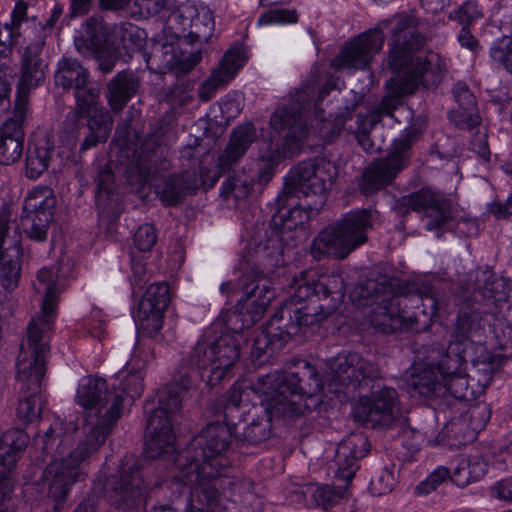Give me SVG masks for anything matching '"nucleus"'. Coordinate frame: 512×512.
<instances>
[{
    "mask_svg": "<svg viewBox=\"0 0 512 512\" xmlns=\"http://www.w3.org/2000/svg\"><path fill=\"white\" fill-rule=\"evenodd\" d=\"M170 303V289L167 283L151 284L134 314L137 330L146 337H154L162 328L164 312Z\"/></svg>",
    "mask_w": 512,
    "mask_h": 512,
    "instance_id": "obj_17",
    "label": "nucleus"
},
{
    "mask_svg": "<svg viewBox=\"0 0 512 512\" xmlns=\"http://www.w3.org/2000/svg\"><path fill=\"white\" fill-rule=\"evenodd\" d=\"M149 492L143 466L134 456H126L119 469L104 487V497L111 507L121 512H136L146 501Z\"/></svg>",
    "mask_w": 512,
    "mask_h": 512,
    "instance_id": "obj_8",
    "label": "nucleus"
},
{
    "mask_svg": "<svg viewBox=\"0 0 512 512\" xmlns=\"http://www.w3.org/2000/svg\"><path fill=\"white\" fill-rule=\"evenodd\" d=\"M89 81V72L72 57L62 58L57 65L55 84L63 89L84 88Z\"/></svg>",
    "mask_w": 512,
    "mask_h": 512,
    "instance_id": "obj_42",
    "label": "nucleus"
},
{
    "mask_svg": "<svg viewBox=\"0 0 512 512\" xmlns=\"http://www.w3.org/2000/svg\"><path fill=\"white\" fill-rule=\"evenodd\" d=\"M295 371L274 372L258 379L259 390L269 399V407L277 415L293 418L306 409L303 397H311L322 388L317 369L307 361H298Z\"/></svg>",
    "mask_w": 512,
    "mask_h": 512,
    "instance_id": "obj_4",
    "label": "nucleus"
},
{
    "mask_svg": "<svg viewBox=\"0 0 512 512\" xmlns=\"http://www.w3.org/2000/svg\"><path fill=\"white\" fill-rule=\"evenodd\" d=\"M400 291L404 293L406 300L416 302L415 308L428 320L437 315L441 303L437 298L438 292L430 283L403 282Z\"/></svg>",
    "mask_w": 512,
    "mask_h": 512,
    "instance_id": "obj_37",
    "label": "nucleus"
},
{
    "mask_svg": "<svg viewBox=\"0 0 512 512\" xmlns=\"http://www.w3.org/2000/svg\"><path fill=\"white\" fill-rule=\"evenodd\" d=\"M9 214L6 211L0 212V279L6 290H13L17 287L21 265L19 262V250L16 244L11 249L5 247L9 233ZM17 240H15V243Z\"/></svg>",
    "mask_w": 512,
    "mask_h": 512,
    "instance_id": "obj_33",
    "label": "nucleus"
},
{
    "mask_svg": "<svg viewBox=\"0 0 512 512\" xmlns=\"http://www.w3.org/2000/svg\"><path fill=\"white\" fill-rule=\"evenodd\" d=\"M495 340L496 347L500 350L512 351V325L503 319H495L488 329Z\"/></svg>",
    "mask_w": 512,
    "mask_h": 512,
    "instance_id": "obj_63",
    "label": "nucleus"
},
{
    "mask_svg": "<svg viewBox=\"0 0 512 512\" xmlns=\"http://www.w3.org/2000/svg\"><path fill=\"white\" fill-rule=\"evenodd\" d=\"M256 138V128L252 123H246L234 128L225 149L218 159L220 173L229 172L244 157Z\"/></svg>",
    "mask_w": 512,
    "mask_h": 512,
    "instance_id": "obj_34",
    "label": "nucleus"
},
{
    "mask_svg": "<svg viewBox=\"0 0 512 512\" xmlns=\"http://www.w3.org/2000/svg\"><path fill=\"white\" fill-rule=\"evenodd\" d=\"M27 110L20 117L14 107L13 117L0 126V164L9 165L20 159L23 153L24 130Z\"/></svg>",
    "mask_w": 512,
    "mask_h": 512,
    "instance_id": "obj_32",
    "label": "nucleus"
},
{
    "mask_svg": "<svg viewBox=\"0 0 512 512\" xmlns=\"http://www.w3.org/2000/svg\"><path fill=\"white\" fill-rule=\"evenodd\" d=\"M172 486L178 492L177 499L169 504L155 505L150 512H183V509L190 502L191 490L185 483L180 481H174Z\"/></svg>",
    "mask_w": 512,
    "mask_h": 512,
    "instance_id": "obj_59",
    "label": "nucleus"
},
{
    "mask_svg": "<svg viewBox=\"0 0 512 512\" xmlns=\"http://www.w3.org/2000/svg\"><path fill=\"white\" fill-rule=\"evenodd\" d=\"M401 171V161L395 157H383L372 162L362 172L358 182L363 195H372L393 182Z\"/></svg>",
    "mask_w": 512,
    "mask_h": 512,
    "instance_id": "obj_30",
    "label": "nucleus"
},
{
    "mask_svg": "<svg viewBox=\"0 0 512 512\" xmlns=\"http://www.w3.org/2000/svg\"><path fill=\"white\" fill-rule=\"evenodd\" d=\"M37 319H31L26 336L20 344L17 357V380L20 388L41 391V381L46 373L45 359L49 352L47 333Z\"/></svg>",
    "mask_w": 512,
    "mask_h": 512,
    "instance_id": "obj_12",
    "label": "nucleus"
},
{
    "mask_svg": "<svg viewBox=\"0 0 512 512\" xmlns=\"http://www.w3.org/2000/svg\"><path fill=\"white\" fill-rule=\"evenodd\" d=\"M441 383L446 391L458 400H471L479 393L473 387H470L468 376L463 371L442 378Z\"/></svg>",
    "mask_w": 512,
    "mask_h": 512,
    "instance_id": "obj_52",
    "label": "nucleus"
},
{
    "mask_svg": "<svg viewBox=\"0 0 512 512\" xmlns=\"http://www.w3.org/2000/svg\"><path fill=\"white\" fill-rule=\"evenodd\" d=\"M198 12L199 6L192 1H186L170 13L166 24L173 39H180L181 34L183 37L186 35Z\"/></svg>",
    "mask_w": 512,
    "mask_h": 512,
    "instance_id": "obj_45",
    "label": "nucleus"
},
{
    "mask_svg": "<svg viewBox=\"0 0 512 512\" xmlns=\"http://www.w3.org/2000/svg\"><path fill=\"white\" fill-rule=\"evenodd\" d=\"M227 492L233 497L234 502H240L244 505L254 506L253 512H259L260 501L253 492V482L248 479L236 480L226 477Z\"/></svg>",
    "mask_w": 512,
    "mask_h": 512,
    "instance_id": "obj_50",
    "label": "nucleus"
},
{
    "mask_svg": "<svg viewBox=\"0 0 512 512\" xmlns=\"http://www.w3.org/2000/svg\"><path fill=\"white\" fill-rule=\"evenodd\" d=\"M214 349L216 359L214 363H217L222 381L240 358V343L235 335L222 333L219 336L214 335Z\"/></svg>",
    "mask_w": 512,
    "mask_h": 512,
    "instance_id": "obj_43",
    "label": "nucleus"
},
{
    "mask_svg": "<svg viewBox=\"0 0 512 512\" xmlns=\"http://www.w3.org/2000/svg\"><path fill=\"white\" fill-rule=\"evenodd\" d=\"M503 362L504 359L501 356L487 353L475 364L476 370L471 381H477L478 392H483L490 385L494 372L501 368Z\"/></svg>",
    "mask_w": 512,
    "mask_h": 512,
    "instance_id": "obj_51",
    "label": "nucleus"
},
{
    "mask_svg": "<svg viewBox=\"0 0 512 512\" xmlns=\"http://www.w3.org/2000/svg\"><path fill=\"white\" fill-rule=\"evenodd\" d=\"M209 174V171H207ZM219 178L217 172L206 175L204 168L200 169L198 176L195 171L185 170L180 174H173L163 181L156 189L160 200L166 206H173L180 203L184 197L200 187H212Z\"/></svg>",
    "mask_w": 512,
    "mask_h": 512,
    "instance_id": "obj_23",
    "label": "nucleus"
},
{
    "mask_svg": "<svg viewBox=\"0 0 512 512\" xmlns=\"http://www.w3.org/2000/svg\"><path fill=\"white\" fill-rule=\"evenodd\" d=\"M441 388V378H438L435 370L429 365H416L407 376V390L413 397H430L437 394Z\"/></svg>",
    "mask_w": 512,
    "mask_h": 512,
    "instance_id": "obj_39",
    "label": "nucleus"
},
{
    "mask_svg": "<svg viewBox=\"0 0 512 512\" xmlns=\"http://www.w3.org/2000/svg\"><path fill=\"white\" fill-rule=\"evenodd\" d=\"M404 293L399 289L392 291V298L387 302L379 301L371 307L366 317L373 327L383 333L410 329L413 319L407 315Z\"/></svg>",
    "mask_w": 512,
    "mask_h": 512,
    "instance_id": "obj_22",
    "label": "nucleus"
},
{
    "mask_svg": "<svg viewBox=\"0 0 512 512\" xmlns=\"http://www.w3.org/2000/svg\"><path fill=\"white\" fill-rule=\"evenodd\" d=\"M322 280H315L314 275L309 271H302L298 276H295L289 285L290 301L284 305H294L298 307L302 304L310 302L311 298H322L327 301L332 294L330 278Z\"/></svg>",
    "mask_w": 512,
    "mask_h": 512,
    "instance_id": "obj_35",
    "label": "nucleus"
},
{
    "mask_svg": "<svg viewBox=\"0 0 512 512\" xmlns=\"http://www.w3.org/2000/svg\"><path fill=\"white\" fill-rule=\"evenodd\" d=\"M160 137V132L147 135L132 152L125 167L126 178L131 186L142 187L171 168L164 155Z\"/></svg>",
    "mask_w": 512,
    "mask_h": 512,
    "instance_id": "obj_13",
    "label": "nucleus"
},
{
    "mask_svg": "<svg viewBox=\"0 0 512 512\" xmlns=\"http://www.w3.org/2000/svg\"><path fill=\"white\" fill-rule=\"evenodd\" d=\"M461 297L464 302L456 317L454 332L459 339L481 341L486 329L491 327L487 313L481 310L482 305L473 302L470 295L462 292Z\"/></svg>",
    "mask_w": 512,
    "mask_h": 512,
    "instance_id": "obj_25",
    "label": "nucleus"
},
{
    "mask_svg": "<svg viewBox=\"0 0 512 512\" xmlns=\"http://www.w3.org/2000/svg\"><path fill=\"white\" fill-rule=\"evenodd\" d=\"M214 17L212 11L204 5L199 6L198 15L193 19L185 41L206 43L214 32Z\"/></svg>",
    "mask_w": 512,
    "mask_h": 512,
    "instance_id": "obj_46",
    "label": "nucleus"
},
{
    "mask_svg": "<svg viewBox=\"0 0 512 512\" xmlns=\"http://www.w3.org/2000/svg\"><path fill=\"white\" fill-rule=\"evenodd\" d=\"M463 293L470 295L477 305L500 307L509 298L510 286L505 278L487 269H476L470 272Z\"/></svg>",
    "mask_w": 512,
    "mask_h": 512,
    "instance_id": "obj_20",
    "label": "nucleus"
},
{
    "mask_svg": "<svg viewBox=\"0 0 512 512\" xmlns=\"http://www.w3.org/2000/svg\"><path fill=\"white\" fill-rule=\"evenodd\" d=\"M82 33L90 38L91 45L96 46L99 50L103 47L107 37V29L102 19L95 16L86 20Z\"/></svg>",
    "mask_w": 512,
    "mask_h": 512,
    "instance_id": "obj_62",
    "label": "nucleus"
},
{
    "mask_svg": "<svg viewBox=\"0 0 512 512\" xmlns=\"http://www.w3.org/2000/svg\"><path fill=\"white\" fill-rule=\"evenodd\" d=\"M246 60L247 55L245 48L239 44H236L224 53L222 60L214 70L219 72L221 76L230 81L243 67Z\"/></svg>",
    "mask_w": 512,
    "mask_h": 512,
    "instance_id": "obj_49",
    "label": "nucleus"
},
{
    "mask_svg": "<svg viewBox=\"0 0 512 512\" xmlns=\"http://www.w3.org/2000/svg\"><path fill=\"white\" fill-rule=\"evenodd\" d=\"M403 282L388 275L367 279L358 283L350 293V298L358 307H372L379 301L387 302L392 298V291L402 290Z\"/></svg>",
    "mask_w": 512,
    "mask_h": 512,
    "instance_id": "obj_26",
    "label": "nucleus"
},
{
    "mask_svg": "<svg viewBox=\"0 0 512 512\" xmlns=\"http://www.w3.org/2000/svg\"><path fill=\"white\" fill-rule=\"evenodd\" d=\"M178 42L179 39H173L171 34L153 38L150 60L154 61L161 70H174L178 53L175 45Z\"/></svg>",
    "mask_w": 512,
    "mask_h": 512,
    "instance_id": "obj_44",
    "label": "nucleus"
},
{
    "mask_svg": "<svg viewBox=\"0 0 512 512\" xmlns=\"http://www.w3.org/2000/svg\"><path fill=\"white\" fill-rule=\"evenodd\" d=\"M444 431L446 436L459 446L474 441L478 435L462 415L452 418L445 425Z\"/></svg>",
    "mask_w": 512,
    "mask_h": 512,
    "instance_id": "obj_53",
    "label": "nucleus"
},
{
    "mask_svg": "<svg viewBox=\"0 0 512 512\" xmlns=\"http://www.w3.org/2000/svg\"><path fill=\"white\" fill-rule=\"evenodd\" d=\"M249 405H234V404H224L223 406V418L224 422L222 424L227 425L232 433L234 434L236 429H240L243 423L247 421V411L249 410Z\"/></svg>",
    "mask_w": 512,
    "mask_h": 512,
    "instance_id": "obj_60",
    "label": "nucleus"
},
{
    "mask_svg": "<svg viewBox=\"0 0 512 512\" xmlns=\"http://www.w3.org/2000/svg\"><path fill=\"white\" fill-rule=\"evenodd\" d=\"M55 155V145L49 137L37 139L28 146L25 175L30 179L39 178L48 170Z\"/></svg>",
    "mask_w": 512,
    "mask_h": 512,
    "instance_id": "obj_38",
    "label": "nucleus"
},
{
    "mask_svg": "<svg viewBox=\"0 0 512 512\" xmlns=\"http://www.w3.org/2000/svg\"><path fill=\"white\" fill-rule=\"evenodd\" d=\"M331 376L330 390L355 393L374 388V383L382 378L377 364L356 352L340 353L328 362Z\"/></svg>",
    "mask_w": 512,
    "mask_h": 512,
    "instance_id": "obj_11",
    "label": "nucleus"
},
{
    "mask_svg": "<svg viewBox=\"0 0 512 512\" xmlns=\"http://www.w3.org/2000/svg\"><path fill=\"white\" fill-rule=\"evenodd\" d=\"M335 307L324 301L323 297L311 298L310 302L302 304L298 307L294 305H283L276 313L283 325L291 324L296 326L297 334L306 333V329L319 324L327 315H329Z\"/></svg>",
    "mask_w": 512,
    "mask_h": 512,
    "instance_id": "obj_24",
    "label": "nucleus"
},
{
    "mask_svg": "<svg viewBox=\"0 0 512 512\" xmlns=\"http://www.w3.org/2000/svg\"><path fill=\"white\" fill-rule=\"evenodd\" d=\"M255 176L244 171H234L223 183L221 195L234 197L236 200L245 199L252 195L255 185Z\"/></svg>",
    "mask_w": 512,
    "mask_h": 512,
    "instance_id": "obj_47",
    "label": "nucleus"
},
{
    "mask_svg": "<svg viewBox=\"0 0 512 512\" xmlns=\"http://www.w3.org/2000/svg\"><path fill=\"white\" fill-rule=\"evenodd\" d=\"M96 204L100 219L106 220L108 223L115 221L121 213V204L117 192L96 196Z\"/></svg>",
    "mask_w": 512,
    "mask_h": 512,
    "instance_id": "obj_58",
    "label": "nucleus"
},
{
    "mask_svg": "<svg viewBox=\"0 0 512 512\" xmlns=\"http://www.w3.org/2000/svg\"><path fill=\"white\" fill-rule=\"evenodd\" d=\"M265 401V406H253L247 411V421L233 434L237 440L249 444L265 441L271 433L272 418H288L286 415H277L272 412L268 397H265Z\"/></svg>",
    "mask_w": 512,
    "mask_h": 512,
    "instance_id": "obj_29",
    "label": "nucleus"
},
{
    "mask_svg": "<svg viewBox=\"0 0 512 512\" xmlns=\"http://www.w3.org/2000/svg\"><path fill=\"white\" fill-rule=\"evenodd\" d=\"M398 394L394 388L383 386L370 395L360 397L355 408L358 421L372 427H389L399 415Z\"/></svg>",
    "mask_w": 512,
    "mask_h": 512,
    "instance_id": "obj_18",
    "label": "nucleus"
},
{
    "mask_svg": "<svg viewBox=\"0 0 512 512\" xmlns=\"http://www.w3.org/2000/svg\"><path fill=\"white\" fill-rule=\"evenodd\" d=\"M75 96L77 100V108L67 114L63 123L62 143L69 149L76 146L79 136V121L85 117L86 114H91L92 110L102 109L103 106L99 105V90L84 88H76Z\"/></svg>",
    "mask_w": 512,
    "mask_h": 512,
    "instance_id": "obj_28",
    "label": "nucleus"
},
{
    "mask_svg": "<svg viewBox=\"0 0 512 512\" xmlns=\"http://www.w3.org/2000/svg\"><path fill=\"white\" fill-rule=\"evenodd\" d=\"M344 495L343 490H334L327 485L315 486L311 490L313 503L324 509L336 504Z\"/></svg>",
    "mask_w": 512,
    "mask_h": 512,
    "instance_id": "obj_61",
    "label": "nucleus"
},
{
    "mask_svg": "<svg viewBox=\"0 0 512 512\" xmlns=\"http://www.w3.org/2000/svg\"><path fill=\"white\" fill-rule=\"evenodd\" d=\"M37 281L38 285H35V289L37 292L44 293V299L40 313L32 319H37L39 324L43 325V330L52 329L57 307V274L53 269L42 268L37 273Z\"/></svg>",
    "mask_w": 512,
    "mask_h": 512,
    "instance_id": "obj_36",
    "label": "nucleus"
},
{
    "mask_svg": "<svg viewBox=\"0 0 512 512\" xmlns=\"http://www.w3.org/2000/svg\"><path fill=\"white\" fill-rule=\"evenodd\" d=\"M490 56L512 75V36L497 39L490 47Z\"/></svg>",
    "mask_w": 512,
    "mask_h": 512,
    "instance_id": "obj_56",
    "label": "nucleus"
},
{
    "mask_svg": "<svg viewBox=\"0 0 512 512\" xmlns=\"http://www.w3.org/2000/svg\"><path fill=\"white\" fill-rule=\"evenodd\" d=\"M297 329L296 326L291 324L283 325L275 312L266 329L254 338L251 356L258 360L266 353L271 355L276 350L281 349L292 336L297 335Z\"/></svg>",
    "mask_w": 512,
    "mask_h": 512,
    "instance_id": "obj_31",
    "label": "nucleus"
},
{
    "mask_svg": "<svg viewBox=\"0 0 512 512\" xmlns=\"http://www.w3.org/2000/svg\"><path fill=\"white\" fill-rule=\"evenodd\" d=\"M303 106L299 99L290 98L281 103L270 117V127L277 132L287 129L284 147L289 152L299 150L305 138L308 137V129L302 118Z\"/></svg>",
    "mask_w": 512,
    "mask_h": 512,
    "instance_id": "obj_21",
    "label": "nucleus"
},
{
    "mask_svg": "<svg viewBox=\"0 0 512 512\" xmlns=\"http://www.w3.org/2000/svg\"><path fill=\"white\" fill-rule=\"evenodd\" d=\"M373 214L368 209L347 213L341 220L325 227L313 240L311 254L314 259L325 257L344 259L368 241L367 231L372 228Z\"/></svg>",
    "mask_w": 512,
    "mask_h": 512,
    "instance_id": "obj_6",
    "label": "nucleus"
},
{
    "mask_svg": "<svg viewBox=\"0 0 512 512\" xmlns=\"http://www.w3.org/2000/svg\"><path fill=\"white\" fill-rule=\"evenodd\" d=\"M391 23L392 20H382L376 27L364 31L347 42L335 59V66L340 69L367 68L375 55L381 51L385 41L383 30Z\"/></svg>",
    "mask_w": 512,
    "mask_h": 512,
    "instance_id": "obj_15",
    "label": "nucleus"
},
{
    "mask_svg": "<svg viewBox=\"0 0 512 512\" xmlns=\"http://www.w3.org/2000/svg\"><path fill=\"white\" fill-rule=\"evenodd\" d=\"M75 402L87 411L85 437L66 457L52 460L43 470L53 512H62L71 486L86 477L83 464L98 452L123 413L122 393L109 390L105 379L88 376L79 383Z\"/></svg>",
    "mask_w": 512,
    "mask_h": 512,
    "instance_id": "obj_2",
    "label": "nucleus"
},
{
    "mask_svg": "<svg viewBox=\"0 0 512 512\" xmlns=\"http://www.w3.org/2000/svg\"><path fill=\"white\" fill-rule=\"evenodd\" d=\"M44 41L30 43L23 51L20 61L19 81L14 107L20 117L29 110V95L45 80L48 63L43 58Z\"/></svg>",
    "mask_w": 512,
    "mask_h": 512,
    "instance_id": "obj_16",
    "label": "nucleus"
},
{
    "mask_svg": "<svg viewBox=\"0 0 512 512\" xmlns=\"http://www.w3.org/2000/svg\"><path fill=\"white\" fill-rule=\"evenodd\" d=\"M287 150L286 147L282 149L270 147L268 152L260 156L262 166L257 173V183L261 188L272 179L277 165L286 156Z\"/></svg>",
    "mask_w": 512,
    "mask_h": 512,
    "instance_id": "obj_54",
    "label": "nucleus"
},
{
    "mask_svg": "<svg viewBox=\"0 0 512 512\" xmlns=\"http://www.w3.org/2000/svg\"><path fill=\"white\" fill-rule=\"evenodd\" d=\"M331 163L324 159L303 161L293 167L290 171L283 190L275 199V206L278 212L282 211L289 204L292 195L300 194L304 197L301 204L303 208L311 213H318L327 200V183L332 179Z\"/></svg>",
    "mask_w": 512,
    "mask_h": 512,
    "instance_id": "obj_7",
    "label": "nucleus"
},
{
    "mask_svg": "<svg viewBox=\"0 0 512 512\" xmlns=\"http://www.w3.org/2000/svg\"><path fill=\"white\" fill-rule=\"evenodd\" d=\"M20 398L17 407V417L23 424H28L38 419L42 411L40 391H32L20 388Z\"/></svg>",
    "mask_w": 512,
    "mask_h": 512,
    "instance_id": "obj_48",
    "label": "nucleus"
},
{
    "mask_svg": "<svg viewBox=\"0 0 512 512\" xmlns=\"http://www.w3.org/2000/svg\"><path fill=\"white\" fill-rule=\"evenodd\" d=\"M215 361L214 335L206 333L198 340L193 350L181 358L172 381L162 389L171 390L172 394L183 396L185 400L188 391L194 385L195 370H198L201 379L207 385H217L221 379Z\"/></svg>",
    "mask_w": 512,
    "mask_h": 512,
    "instance_id": "obj_10",
    "label": "nucleus"
},
{
    "mask_svg": "<svg viewBox=\"0 0 512 512\" xmlns=\"http://www.w3.org/2000/svg\"><path fill=\"white\" fill-rule=\"evenodd\" d=\"M55 206L56 198L50 187L39 186L29 192L23 204L21 225L31 240L46 241Z\"/></svg>",
    "mask_w": 512,
    "mask_h": 512,
    "instance_id": "obj_14",
    "label": "nucleus"
},
{
    "mask_svg": "<svg viewBox=\"0 0 512 512\" xmlns=\"http://www.w3.org/2000/svg\"><path fill=\"white\" fill-rule=\"evenodd\" d=\"M368 446L367 439L361 434L351 435L339 443L334 456L335 477L345 481V487L358 470V460L367 455Z\"/></svg>",
    "mask_w": 512,
    "mask_h": 512,
    "instance_id": "obj_27",
    "label": "nucleus"
},
{
    "mask_svg": "<svg viewBox=\"0 0 512 512\" xmlns=\"http://www.w3.org/2000/svg\"><path fill=\"white\" fill-rule=\"evenodd\" d=\"M418 132L414 127L405 129L401 138L395 140L393 149L386 157H395L401 161V170L407 165L409 160V150L412 145L417 141Z\"/></svg>",
    "mask_w": 512,
    "mask_h": 512,
    "instance_id": "obj_57",
    "label": "nucleus"
},
{
    "mask_svg": "<svg viewBox=\"0 0 512 512\" xmlns=\"http://www.w3.org/2000/svg\"><path fill=\"white\" fill-rule=\"evenodd\" d=\"M85 117H88L87 126L90 132L98 134L102 140L109 138L113 119L105 108L92 110V113L86 114Z\"/></svg>",
    "mask_w": 512,
    "mask_h": 512,
    "instance_id": "obj_55",
    "label": "nucleus"
},
{
    "mask_svg": "<svg viewBox=\"0 0 512 512\" xmlns=\"http://www.w3.org/2000/svg\"><path fill=\"white\" fill-rule=\"evenodd\" d=\"M461 415L479 433L489 421L491 410L487 404L477 403L471 406L465 414Z\"/></svg>",
    "mask_w": 512,
    "mask_h": 512,
    "instance_id": "obj_64",
    "label": "nucleus"
},
{
    "mask_svg": "<svg viewBox=\"0 0 512 512\" xmlns=\"http://www.w3.org/2000/svg\"><path fill=\"white\" fill-rule=\"evenodd\" d=\"M271 245L259 243L255 246L251 259L243 258L241 270L242 296L239 300L240 312L247 313L240 329L250 328L258 322L275 296L266 275L273 272L280 256L279 240H269Z\"/></svg>",
    "mask_w": 512,
    "mask_h": 512,
    "instance_id": "obj_3",
    "label": "nucleus"
},
{
    "mask_svg": "<svg viewBox=\"0 0 512 512\" xmlns=\"http://www.w3.org/2000/svg\"><path fill=\"white\" fill-rule=\"evenodd\" d=\"M183 396L172 394L171 390L161 389L158 393L157 408L145 403L146 412L151 411L146 422V453L151 459L160 458L175 452L173 417L182 409Z\"/></svg>",
    "mask_w": 512,
    "mask_h": 512,
    "instance_id": "obj_9",
    "label": "nucleus"
},
{
    "mask_svg": "<svg viewBox=\"0 0 512 512\" xmlns=\"http://www.w3.org/2000/svg\"><path fill=\"white\" fill-rule=\"evenodd\" d=\"M398 204L408 210L423 212L426 221V229L435 232L439 237L444 225L451 219V203L442 194L431 189H421L401 197Z\"/></svg>",
    "mask_w": 512,
    "mask_h": 512,
    "instance_id": "obj_19",
    "label": "nucleus"
},
{
    "mask_svg": "<svg viewBox=\"0 0 512 512\" xmlns=\"http://www.w3.org/2000/svg\"><path fill=\"white\" fill-rule=\"evenodd\" d=\"M232 435L231 429L219 421L207 424L178 454L175 459L177 469H183L191 480L219 476L230 466L225 452Z\"/></svg>",
    "mask_w": 512,
    "mask_h": 512,
    "instance_id": "obj_5",
    "label": "nucleus"
},
{
    "mask_svg": "<svg viewBox=\"0 0 512 512\" xmlns=\"http://www.w3.org/2000/svg\"><path fill=\"white\" fill-rule=\"evenodd\" d=\"M181 474L180 482H188L191 484H197L198 487L195 491L198 499L205 503L209 508H215L218 505L221 492H226V471L221 472L219 476L215 477H199L198 479L191 480L186 475L183 469H178Z\"/></svg>",
    "mask_w": 512,
    "mask_h": 512,
    "instance_id": "obj_41",
    "label": "nucleus"
},
{
    "mask_svg": "<svg viewBox=\"0 0 512 512\" xmlns=\"http://www.w3.org/2000/svg\"><path fill=\"white\" fill-rule=\"evenodd\" d=\"M138 80L132 72H119L107 84V98L111 109L120 112L130 98L136 93Z\"/></svg>",
    "mask_w": 512,
    "mask_h": 512,
    "instance_id": "obj_40",
    "label": "nucleus"
},
{
    "mask_svg": "<svg viewBox=\"0 0 512 512\" xmlns=\"http://www.w3.org/2000/svg\"><path fill=\"white\" fill-rule=\"evenodd\" d=\"M394 21L393 41L387 62L392 70L399 73L389 81L388 94L370 115L356 114V127L349 126V130L353 131L358 143L367 152L374 151L369 132L383 116L393 117L394 111L402 104V97L413 94L420 84L427 89L437 87L446 72L445 64L438 54L429 52L425 57L417 56L425 46L426 37L413 16L398 15Z\"/></svg>",
    "mask_w": 512,
    "mask_h": 512,
    "instance_id": "obj_1",
    "label": "nucleus"
}]
</instances>
